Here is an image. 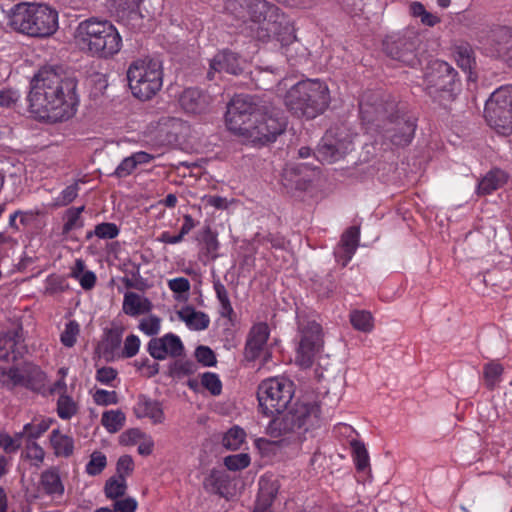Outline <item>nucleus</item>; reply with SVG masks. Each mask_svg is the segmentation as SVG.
<instances>
[{
	"label": "nucleus",
	"mask_w": 512,
	"mask_h": 512,
	"mask_svg": "<svg viewBox=\"0 0 512 512\" xmlns=\"http://www.w3.org/2000/svg\"><path fill=\"white\" fill-rule=\"evenodd\" d=\"M118 372L110 366L101 367L96 371V380L104 385H111L112 381L116 379Z\"/></svg>",
	"instance_id": "69168bd1"
},
{
	"label": "nucleus",
	"mask_w": 512,
	"mask_h": 512,
	"mask_svg": "<svg viewBox=\"0 0 512 512\" xmlns=\"http://www.w3.org/2000/svg\"><path fill=\"white\" fill-rule=\"evenodd\" d=\"M50 423V420L27 423L24 425L23 431L16 433V436L25 438L26 442L35 441L49 429Z\"/></svg>",
	"instance_id": "4c0bfd02"
},
{
	"label": "nucleus",
	"mask_w": 512,
	"mask_h": 512,
	"mask_svg": "<svg viewBox=\"0 0 512 512\" xmlns=\"http://www.w3.org/2000/svg\"><path fill=\"white\" fill-rule=\"evenodd\" d=\"M122 335L117 329H108L105 332V338L103 340V346L105 352L113 353L120 347Z\"/></svg>",
	"instance_id": "13d9d810"
},
{
	"label": "nucleus",
	"mask_w": 512,
	"mask_h": 512,
	"mask_svg": "<svg viewBox=\"0 0 512 512\" xmlns=\"http://www.w3.org/2000/svg\"><path fill=\"white\" fill-rule=\"evenodd\" d=\"M179 316L188 327L194 330H205L210 324V319L204 312L196 311L192 307H186L180 311Z\"/></svg>",
	"instance_id": "2f4dec72"
},
{
	"label": "nucleus",
	"mask_w": 512,
	"mask_h": 512,
	"mask_svg": "<svg viewBox=\"0 0 512 512\" xmlns=\"http://www.w3.org/2000/svg\"><path fill=\"white\" fill-rule=\"evenodd\" d=\"M201 384L213 396H218L222 392V382L219 376L215 373L205 372L201 376Z\"/></svg>",
	"instance_id": "8fccbe9b"
},
{
	"label": "nucleus",
	"mask_w": 512,
	"mask_h": 512,
	"mask_svg": "<svg viewBox=\"0 0 512 512\" xmlns=\"http://www.w3.org/2000/svg\"><path fill=\"white\" fill-rule=\"evenodd\" d=\"M179 104L186 113L200 115L210 110L212 97L201 89L187 88L181 93Z\"/></svg>",
	"instance_id": "a211bd4d"
},
{
	"label": "nucleus",
	"mask_w": 512,
	"mask_h": 512,
	"mask_svg": "<svg viewBox=\"0 0 512 512\" xmlns=\"http://www.w3.org/2000/svg\"><path fill=\"white\" fill-rule=\"evenodd\" d=\"M484 116L498 134H512V86H502L491 94L485 104Z\"/></svg>",
	"instance_id": "f8f14e48"
},
{
	"label": "nucleus",
	"mask_w": 512,
	"mask_h": 512,
	"mask_svg": "<svg viewBox=\"0 0 512 512\" xmlns=\"http://www.w3.org/2000/svg\"><path fill=\"white\" fill-rule=\"evenodd\" d=\"M227 9L237 18H244L242 10H246L249 19L255 23L267 22V27H260L257 36L262 42H268L271 33H276V22L279 8L266 0H229Z\"/></svg>",
	"instance_id": "9d476101"
},
{
	"label": "nucleus",
	"mask_w": 512,
	"mask_h": 512,
	"mask_svg": "<svg viewBox=\"0 0 512 512\" xmlns=\"http://www.w3.org/2000/svg\"><path fill=\"white\" fill-rule=\"evenodd\" d=\"M29 109L36 117L63 121L72 117L79 103L77 81L60 69L42 67L31 80Z\"/></svg>",
	"instance_id": "f257e3e1"
},
{
	"label": "nucleus",
	"mask_w": 512,
	"mask_h": 512,
	"mask_svg": "<svg viewBox=\"0 0 512 512\" xmlns=\"http://www.w3.org/2000/svg\"><path fill=\"white\" fill-rule=\"evenodd\" d=\"M25 458L31 461V464L39 468L44 461L45 451L35 441H28L25 445Z\"/></svg>",
	"instance_id": "09e8293b"
},
{
	"label": "nucleus",
	"mask_w": 512,
	"mask_h": 512,
	"mask_svg": "<svg viewBox=\"0 0 512 512\" xmlns=\"http://www.w3.org/2000/svg\"><path fill=\"white\" fill-rule=\"evenodd\" d=\"M23 372L16 368H0V383L8 389L16 386H22Z\"/></svg>",
	"instance_id": "37998d69"
},
{
	"label": "nucleus",
	"mask_w": 512,
	"mask_h": 512,
	"mask_svg": "<svg viewBox=\"0 0 512 512\" xmlns=\"http://www.w3.org/2000/svg\"><path fill=\"white\" fill-rule=\"evenodd\" d=\"M79 333V323L75 320H70L65 324V328L60 335V341L65 347L71 348L76 344Z\"/></svg>",
	"instance_id": "49530a36"
},
{
	"label": "nucleus",
	"mask_w": 512,
	"mask_h": 512,
	"mask_svg": "<svg viewBox=\"0 0 512 512\" xmlns=\"http://www.w3.org/2000/svg\"><path fill=\"white\" fill-rule=\"evenodd\" d=\"M224 464L228 470L239 471L249 466L250 457L246 453L229 455L224 458Z\"/></svg>",
	"instance_id": "3c124183"
},
{
	"label": "nucleus",
	"mask_w": 512,
	"mask_h": 512,
	"mask_svg": "<svg viewBox=\"0 0 512 512\" xmlns=\"http://www.w3.org/2000/svg\"><path fill=\"white\" fill-rule=\"evenodd\" d=\"M362 122L368 129L383 134L394 145L405 146L412 142L415 126L403 117H385V109L382 104H369L361 100L359 102Z\"/></svg>",
	"instance_id": "39448f33"
},
{
	"label": "nucleus",
	"mask_w": 512,
	"mask_h": 512,
	"mask_svg": "<svg viewBox=\"0 0 512 512\" xmlns=\"http://www.w3.org/2000/svg\"><path fill=\"white\" fill-rule=\"evenodd\" d=\"M133 412L137 418H149L154 424H160L165 419L161 403L144 394L137 396Z\"/></svg>",
	"instance_id": "5701e85b"
},
{
	"label": "nucleus",
	"mask_w": 512,
	"mask_h": 512,
	"mask_svg": "<svg viewBox=\"0 0 512 512\" xmlns=\"http://www.w3.org/2000/svg\"><path fill=\"white\" fill-rule=\"evenodd\" d=\"M134 470V461L130 455H122L116 464V477L125 479L132 474Z\"/></svg>",
	"instance_id": "bf43d9fd"
},
{
	"label": "nucleus",
	"mask_w": 512,
	"mask_h": 512,
	"mask_svg": "<svg viewBox=\"0 0 512 512\" xmlns=\"http://www.w3.org/2000/svg\"><path fill=\"white\" fill-rule=\"evenodd\" d=\"M126 421V416L121 410L105 411L101 417V423L105 429L110 433L120 431Z\"/></svg>",
	"instance_id": "e433bc0d"
},
{
	"label": "nucleus",
	"mask_w": 512,
	"mask_h": 512,
	"mask_svg": "<svg viewBox=\"0 0 512 512\" xmlns=\"http://www.w3.org/2000/svg\"><path fill=\"white\" fill-rule=\"evenodd\" d=\"M503 373V367L497 363H488L484 366V378L489 389H493Z\"/></svg>",
	"instance_id": "864d4df0"
},
{
	"label": "nucleus",
	"mask_w": 512,
	"mask_h": 512,
	"mask_svg": "<svg viewBox=\"0 0 512 512\" xmlns=\"http://www.w3.org/2000/svg\"><path fill=\"white\" fill-rule=\"evenodd\" d=\"M256 108L251 98L246 95L234 96L227 106L225 115L226 125L234 134L238 135L253 118Z\"/></svg>",
	"instance_id": "4468645a"
},
{
	"label": "nucleus",
	"mask_w": 512,
	"mask_h": 512,
	"mask_svg": "<svg viewBox=\"0 0 512 512\" xmlns=\"http://www.w3.org/2000/svg\"><path fill=\"white\" fill-rule=\"evenodd\" d=\"M22 327L0 334V360L16 361L26 352Z\"/></svg>",
	"instance_id": "f3484780"
},
{
	"label": "nucleus",
	"mask_w": 512,
	"mask_h": 512,
	"mask_svg": "<svg viewBox=\"0 0 512 512\" xmlns=\"http://www.w3.org/2000/svg\"><path fill=\"white\" fill-rule=\"evenodd\" d=\"M458 72L447 62L431 60L424 68L423 90L440 107L448 110L456 99Z\"/></svg>",
	"instance_id": "423d86ee"
},
{
	"label": "nucleus",
	"mask_w": 512,
	"mask_h": 512,
	"mask_svg": "<svg viewBox=\"0 0 512 512\" xmlns=\"http://www.w3.org/2000/svg\"><path fill=\"white\" fill-rule=\"evenodd\" d=\"M137 501L132 497L117 499L113 504L114 512H135L137 509Z\"/></svg>",
	"instance_id": "774afa93"
},
{
	"label": "nucleus",
	"mask_w": 512,
	"mask_h": 512,
	"mask_svg": "<svg viewBox=\"0 0 512 512\" xmlns=\"http://www.w3.org/2000/svg\"><path fill=\"white\" fill-rule=\"evenodd\" d=\"M350 446L356 469L358 471H364L366 468H369V454L364 443L358 440H352Z\"/></svg>",
	"instance_id": "ea45409f"
},
{
	"label": "nucleus",
	"mask_w": 512,
	"mask_h": 512,
	"mask_svg": "<svg viewBox=\"0 0 512 512\" xmlns=\"http://www.w3.org/2000/svg\"><path fill=\"white\" fill-rule=\"evenodd\" d=\"M195 357L199 363L206 367L214 366L217 362L213 350L210 347L204 345H200L196 348Z\"/></svg>",
	"instance_id": "4d7b16f0"
},
{
	"label": "nucleus",
	"mask_w": 512,
	"mask_h": 512,
	"mask_svg": "<svg viewBox=\"0 0 512 512\" xmlns=\"http://www.w3.org/2000/svg\"><path fill=\"white\" fill-rule=\"evenodd\" d=\"M93 233L99 239H114L119 235L120 229L115 223L103 222L95 226Z\"/></svg>",
	"instance_id": "603ef678"
},
{
	"label": "nucleus",
	"mask_w": 512,
	"mask_h": 512,
	"mask_svg": "<svg viewBox=\"0 0 512 512\" xmlns=\"http://www.w3.org/2000/svg\"><path fill=\"white\" fill-rule=\"evenodd\" d=\"M269 335L270 331L267 323L259 322L252 326L248 333L244 349L246 360L254 361L260 356L267 343Z\"/></svg>",
	"instance_id": "6ab92c4d"
},
{
	"label": "nucleus",
	"mask_w": 512,
	"mask_h": 512,
	"mask_svg": "<svg viewBox=\"0 0 512 512\" xmlns=\"http://www.w3.org/2000/svg\"><path fill=\"white\" fill-rule=\"evenodd\" d=\"M279 490V484L271 477L262 476L259 480L258 498L274 502Z\"/></svg>",
	"instance_id": "a19ab883"
},
{
	"label": "nucleus",
	"mask_w": 512,
	"mask_h": 512,
	"mask_svg": "<svg viewBox=\"0 0 512 512\" xmlns=\"http://www.w3.org/2000/svg\"><path fill=\"white\" fill-rule=\"evenodd\" d=\"M140 348V339L138 336L131 334L126 337L124 342V348L122 351V356L125 358L134 357Z\"/></svg>",
	"instance_id": "e2e57ef3"
},
{
	"label": "nucleus",
	"mask_w": 512,
	"mask_h": 512,
	"mask_svg": "<svg viewBox=\"0 0 512 512\" xmlns=\"http://www.w3.org/2000/svg\"><path fill=\"white\" fill-rule=\"evenodd\" d=\"M196 366L190 360L177 359L169 366V375L173 378H182L195 372Z\"/></svg>",
	"instance_id": "a18cd8bd"
},
{
	"label": "nucleus",
	"mask_w": 512,
	"mask_h": 512,
	"mask_svg": "<svg viewBox=\"0 0 512 512\" xmlns=\"http://www.w3.org/2000/svg\"><path fill=\"white\" fill-rule=\"evenodd\" d=\"M161 320L156 315H150L143 318L139 323V329L148 336H154L159 333Z\"/></svg>",
	"instance_id": "6e6d98bb"
},
{
	"label": "nucleus",
	"mask_w": 512,
	"mask_h": 512,
	"mask_svg": "<svg viewBox=\"0 0 512 512\" xmlns=\"http://www.w3.org/2000/svg\"><path fill=\"white\" fill-rule=\"evenodd\" d=\"M8 24L15 31L35 38H47L58 30V12L45 5L20 2L11 8Z\"/></svg>",
	"instance_id": "7ed1b4c3"
},
{
	"label": "nucleus",
	"mask_w": 512,
	"mask_h": 512,
	"mask_svg": "<svg viewBox=\"0 0 512 512\" xmlns=\"http://www.w3.org/2000/svg\"><path fill=\"white\" fill-rule=\"evenodd\" d=\"M85 210V206L70 207L63 216L65 220L62 227V235H68L74 229H80L84 226V220L81 218V213Z\"/></svg>",
	"instance_id": "f704fd0d"
},
{
	"label": "nucleus",
	"mask_w": 512,
	"mask_h": 512,
	"mask_svg": "<svg viewBox=\"0 0 512 512\" xmlns=\"http://www.w3.org/2000/svg\"><path fill=\"white\" fill-rule=\"evenodd\" d=\"M135 367L138 370H145L144 376L147 378L154 377L159 373V364L157 362H151L149 358H142L135 361Z\"/></svg>",
	"instance_id": "0e129e2a"
},
{
	"label": "nucleus",
	"mask_w": 512,
	"mask_h": 512,
	"mask_svg": "<svg viewBox=\"0 0 512 512\" xmlns=\"http://www.w3.org/2000/svg\"><path fill=\"white\" fill-rule=\"evenodd\" d=\"M322 346V327L315 321L308 322L302 329V338L297 350V361L305 367L313 363L315 354Z\"/></svg>",
	"instance_id": "2eb2a0df"
},
{
	"label": "nucleus",
	"mask_w": 512,
	"mask_h": 512,
	"mask_svg": "<svg viewBox=\"0 0 512 512\" xmlns=\"http://www.w3.org/2000/svg\"><path fill=\"white\" fill-rule=\"evenodd\" d=\"M338 285L339 277L331 271L314 283V290L318 297L330 298L337 291Z\"/></svg>",
	"instance_id": "72a5a7b5"
},
{
	"label": "nucleus",
	"mask_w": 512,
	"mask_h": 512,
	"mask_svg": "<svg viewBox=\"0 0 512 512\" xmlns=\"http://www.w3.org/2000/svg\"><path fill=\"white\" fill-rule=\"evenodd\" d=\"M284 102L294 116L314 119L328 108L329 89L318 79L302 80L286 92Z\"/></svg>",
	"instance_id": "20e7f679"
},
{
	"label": "nucleus",
	"mask_w": 512,
	"mask_h": 512,
	"mask_svg": "<svg viewBox=\"0 0 512 512\" xmlns=\"http://www.w3.org/2000/svg\"><path fill=\"white\" fill-rule=\"evenodd\" d=\"M293 383L286 378H269L260 383L257 390L259 409L265 416L283 412L293 397Z\"/></svg>",
	"instance_id": "9b49d317"
},
{
	"label": "nucleus",
	"mask_w": 512,
	"mask_h": 512,
	"mask_svg": "<svg viewBox=\"0 0 512 512\" xmlns=\"http://www.w3.org/2000/svg\"><path fill=\"white\" fill-rule=\"evenodd\" d=\"M349 320L352 327L358 331L369 333L373 330V317L369 311L353 310L350 312Z\"/></svg>",
	"instance_id": "c9c22d12"
},
{
	"label": "nucleus",
	"mask_w": 512,
	"mask_h": 512,
	"mask_svg": "<svg viewBox=\"0 0 512 512\" xmlns=\"http://www.w3.org/2000/svg\"><path fill=\"white\" fill-rule=\"evenodd\" d=\"M153 308L152 302L144 296H141L135 292H126L124 294L122 311L130 316L137 317L149 313Z\"/></svg>",
	"instance_id": "b1692460"
},
{
	"label": "nucleus",
	"mask_w": 512,
	"mask_h": 512,
	"mask_svg": "<svg viewBox=\"0 0 512 512\" xmlns=\"http://www.w3.org/2000/svg\"><path fill=\"white\" fill-rule=\"evenodd\" d=\"M40 485L49 496H62L64 494L65 488L58 467L52 466L43 471L40 475Z\"/></svg>",
	"instance_id": "bb28decb"
},
{
	"label": "nucleus",
	"mask_w": 512,
	"mask_h": 512,
	"mask_svg": "<svg viewBox=\"0 0 512 512\" xmlns=\"http://www.w3.org/2000/svg\"><path fill=\"white\" fill-rule=\"evenodd\" d=\"M317 157L322 161L333 162L338 159V150L332 144H322L318 147Z\"/></svg>",
	"instance_id": "338daca9"
},
{
	"label": "nucleus",
	"mask_w": 512,
	"mask_h": 512,
	"mask_svg": "<svg viewBox=\"0 0 512 512\" xmlns=\"http://www.w3.org/2000/svg\"><path fill=\"white\" fill-rule=\"evenodd\" d=\"M217 237V232L213 231L209 225L203 227L199 232V237L197 239L202 245L200 253L208 261H214L219 257L218 250L220 248V243Z\"/></svg>",
	"instance_id": "a878e982"
},
{
	"label": "nucleus",
	"mask_w": 512,
	"mask_h": 512,
	"mask_svg": "<svg viewBox=\"0 0 512 512\" xmlns=\"http://www.w3.org/2000/svg\"><path fill=\"white\" fill-rule=\"evenodd\" d=\"M508 45H512V29L506 26L494 29L490 35V53L497 57Z\"/></svg>",
	"instance_id": "cd10ccee"
},
{
	"label": "nucleus",
	"mask_w": 512,
	"mask_h": 512,
	"mask_svg": "<svg viewBox=\"0 0 512 512\" xmlns=\"http://www.w3.org/2000/svg\"><path fill=\"white\" fill-rule=\"evenodd\" d=\"M243 71L239 56L229 50L217 53L210 62V69L207 78L212 80L215 72H226L232 75H239Z\"/></svg>",
	"instance_id": "aec40b11"
},
{
	"label": "nucleus",
	"mask_w": 512,
	"mask_h": 512,
	"mask_svg": "<svg viewBox=\"0 0 512 512\" xmlns=\"http://www.w3.org/2000/svg\"><path fill=\"white\" fill-rule=\"evenodd\" d=\"M360 238V228L357 226L349 227L341 236L340 242L334 251L337 262H341L345 267L355 254Z\"/></svg>",
	"instance_id": "4be33fe9"
},
{
	"label": "nucleus",
	"mask_w": 512,
	"mask_h": 512,
	"mask_svg": "<svg viewBox=\"0 0 512 512\" xmlns=\"http://www.w3.org/2000/svg\"><path fill=\"white\" fill-rule=\"evenodd\" d=\"M416 32L407 29L401 34L387 36L383 41L385 53L392 59L413 66L416 61Z\"/></svg>",
	"instance_id": "ddd939ff"
},
{
	"label": "nucleus",
	"mask_w": 512,
	"mask_h": 512,
	"mask_svg": "<svg viewBox=\"0 0 512 512\" xmlns=\"http://www.w3.org/2000/svg\"><path fill=\"white\" fill-rule=\"evenodd\" d=\"M127 482L116 476L110 477L104 486V493L108 499L117 500L126 494Z\"/></svg>",
	"instance_id": "58836bf2"
},
{
	"label": "nucleus",
	"mask_w": 512,
	"mask_h": 512,
	"mask_svg": "<svg viewBox=\"0 0 512 512\" xmlns=\"http://www.w3.org/2000/svg\"><path fill=\"white\" fill-rule=\"evenodd\" d=\"M453 53L458 66L469 73V80H474L472 69L475 65V57L472 47L468 43H461L455 46Z\"/></svg>",
	"instance_id": "c756f323"
},
{
	"label": "nucleus",
	"mask_w": 512,
	"mask_h": 512,
	"mask_svg": "<svg viewBox=\"0 0 512 512\" xmlns=\"http://www.w3.org/2000/svg\"><path fill=\"white\" fill-rule=\"evenodd\" d=\"M78 190L79 187L77 183L67 186L56 198V205L67 206L68 204L73 202L78 195Z\"/></svg>",
	"instance_id": "680f3d73"
},
{
	"label": "nucleus",
	"mask_w": 512,
	"mask_h": 512,
	"mask_svg": "<svg viewBox=\"0 0 512 512\" xmlns=\"http://www.w3.org/2000/svg\"><path fill=\"white\" fill-rule=\"evenodd\" d=\"M93 400L95 404L99 406L116 405L119 402L116 391H108L104 389H97L93 394Z\"/></svg>",
	"instance_id": "5fc2aeb1"
},
{
	"label": "nucleus",
	"mask_w": 512,
	"mask_h": 512,
	"mask_svg": "<svg viewBox=\"0 0 512 512\" xmlns=\"http://www.w3.org/2000/svg\"><path fill=\"white\" fill-rule=\"evenodd\" d=\"M46 374L36 365H27L23 369L22 386L41 392L45 388Z\"/></svg>",
	"instance_id": "c85d7f7f"
},
{
	"label": "nucleus",
	"mask_w": 512,
	"mask_h": 512,
	"mask_svg": "<svg viewBox=\"0 0 512 512\" xmlns=\"http://www.w3.org/2000/svg\"><path fill=\"white\" fill-rule=\"evenodd\" d=\"M127 79L134 97L150 100L163 85L162 62L151 57L136 59L128 67Z\"/></svg>",
	"instance_id": "6e6552de"
},
{
	"label": "nucleus",
	"mask_w": 512,
	"mask_h": 512,
	"mask_svg": "<svg viewBox=\"0 0 512 512\" xmlns=\"http://www.w3.org/2000/svg\"><path fill=\"white\" fill-rule=\"evenodd\" d=\"M147 352L155 360L178 358L184 353V345L179 336L167 333L162 337L152 338L147 344Z\"/></svg>",
	"instance_id": "dca6fc26"
},
{
	"label": "nucleus",
	"mask_w": 512,
	"mask_h": 512,
	"mask_svg": "<svg viewBox=\"0 0 512 512\" xmlns=\"http://www.w3.org/2000/svg\"><path fill=\"white\" fill-rule=\"evenodd\" d=\"M320 413V406L316 402H297L287 412L272 416L266 432L274 438L297 433L301 429L306 432L318 425Z\"/></svg>",
	"instance_id": "0eeeda50"
},
{
	"label": "nucleus",
	"mask_w": 512,
	"mask_h": 512,
	"mask_svg": "<svg viewBox=\"0 0 512 512\" xmlns=\"http://www.w3.org/2000/svg\"><path fill=\"white\" fill-rule=\"evenodd\" d=\"M137 168L135 161L133 157L130 155L128 157H125L120 164L116 167L114 172L111 174V176H114L116 178H126L129 175H131L134 170Z\"/></svg>",
	"instance_id": "052dcab7"
},
{
	"label": "nucleus",
	"mask_w": 512,
	"mask_h": 512,
	"mask_svg": "<svg viewBox=\"0 0 512 512\" xmlns=\"http://www.w3.org/2000/svg\"><path fill=\"white\" fill-rule=\"evenodd\" d=\"M286 126V118L280 109L275 107L264 108L254 113L251 121L244 126L238 136L253 144L266 145L274 142L285 131Z\"/></svg>",
	"instance_id": "1a4fd4ad"
},
{
	"label": "nucleus",
	"mask_w": 512,
	"mask_h": 512,
	"mask_svg": "<svg viewBox=\"0 0 512 512\" xmlns=\"http://www.w3.org/2000/svg\"><path fill=\"white\" fill-rule=\"evenodd\" d=\"M75 38L82 49L103 59L113 57L122 47V37L116 27L109 20L97 17L81 21L76 28Z\"/></svg>",
	"instance_id": "f03ea898"
},
{
	"label": "nucleus",
	"mask_w": 512,
	"mask_h": 512,
	"mask_svg": "<svg viewBox=\"0 0 512 512\" xmlns=\"http://www.w3.org/2000/svg\"><path fill=\"white\" fill-rule=\"evenodd\" d=\"M107 465V458L104 453L94 451L90 455V460L86 464L85 471L90 476L99 475Z\"/></svg>",
	"instance_id": "de8ad7c7"
},
{
	"label": "nucleus",
	"mask_w": 512,
	"mask_h": 512,
	"mask_svg": "<svg viewBox=\"0 0 512 512\" xmlns=\"http://www.w3.org/2000/svg\"><path fill=\"white\" fill-rule=\"evenodd\" d=\"M228 476L220 470L213 469L203 481L204 489L212 494L223 495V490L227 488Z\"/></svg>",
	"instance_id": "473e14b6"
},
{
	"label": "nucleus",
	"mask_w": 512,
	"mask_h": 512,
	"mask_svg": "<svg viewBox=\"0 0 512 512\" xmlns=\"http://www.w3.org/2000/svg\"><path fill=\"white\" fill-rule=\"evenodd\" d=\"M78 411V406L72 397L61 394L57 401V414L63 420L71 419Z\"/></svg>",
	"instance_id": "c03bdc74"
},
{
	"label": "nucleus",
	"mask_w": 512,
	"mask_h": 512,
	"mask_svg": "<svg viewBox=\"0 0 512 512\" xmlns=\"http://www.w3.org/2000/svg\"><path fill=\"white\" fill-rule=\"evenodd\" d=\"M50 442L56 456L70 457L74 451V440L72 437L60 433L58 429L51 432Z\"/></svg>",
	"instance_id": "7c9ffc66"
},
{
	"label": "nucleus",
	"mask_w": 512,
	"mask_h": 512,
	"mask_svg": "<svg viewBox=\"0 0 512 512\" xmlns=\"http://www.w3.org/2000/svg\"><path fill=\"white\" fill-rule=\"evenodd\" d=\"M142 0H112L119 22L131 30L138 29L142 24L139 5Z\"/></svg>",
	"instance_id": "412c9836"
},
{
	"label": "nucleus",
	"mask_w": 512,
	"mask_h": 512,
	"mask_svg": "<svg viewBox=\"0 0 512 512\" xmlns=\"http://www.w3.org/2000/svg\"><path fill=\"white\" fill-rule=\"evenodd\" d=\"M246 433L239 426H233L223 436V446L230 450H237L244 443Z\"/></svg>",
	"instance_id": "79ce46f5"
},
{
	"label": "nucleus",
	"mask_w": 512,
	"mask_h": 512,
	"mask_svg": "<svg viewBox=\"0 0 512 512\" xmlns=\"http://www.w3.org/2000/svg\"><path fill=\"white\" fill-rule=\"evenodd\" d=\"M507 180L508 175L505 171L498 168L492 169L478 182L476 192L480 196L489 195L503 187Z\"/></svg>",
	"instance_id": "393cba45"
}]
</instances>
